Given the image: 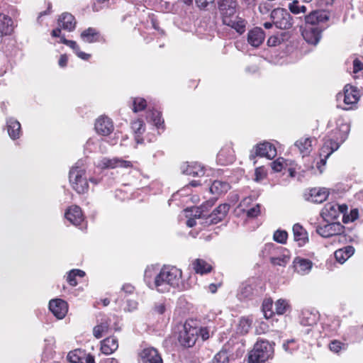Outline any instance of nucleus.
Instances as JSON below:
<instances>
[{
  "mask_svg": "<svg viewBox=\"0 0 363 363\" xmlns=\"http://www.w3.org/2000/svg\"><path fill=\"white\" fill-rule=\"evenodd\" d=\"M156 281L157 291L159 293H167L172 288L178 290H184L186 289L185 284L182 282V272L180 269L172 266H163L158 274Z\"/></svg>",
  "mask_w": 363,
  "mask_h": 363,
  "instance_id": "f257e3e1",
  "label": "nucleus"
},
{
  "mask_svg": "<svg viewBox=\"0 0 363 363\" xmlns=\"http://www.w3.org/2000/svg\"><path fill=\"white\" fill-rule=\"evenodd\" d=\"M238 3L236 0H218V9L223 23L235 29L238 33L245 31L246 21L236 16Z\"/></svg>",
  "mask_w": 363,
  "mask_h": 363,
  "instance_id": "f03ea898",
  "label": "nucleus"
},
{
  "mask_svg": "<svg viewBox=\"0 0 363 363\" xmlns=\"http://www.w3.org/2000/svg\"><path fill=\"white\" fill-rule=\"evenodd\" d=\"M343 128H345V130H342L343 133H339V130H337L335 131V134H338V136L336 137V140L331 138H328L325 140L324 145L322 147L320 153V157H324V158H322L320 162L317 163V168L319 169L320 173L323 172V167L325 166L326 160L333 152L339 148L340 143L345 140L348 127L347 125H343Z\"/></svg>",
  "mask_w": 363,
  "mask_h": 363,
  "instance_id": "7ed1b4c3",
  "label": "nucleus"
},
{
  "mask_svg": "<svg viewBox=\"0 0 363 363\" xmlns=\"http://www.w3.org/2000/svg\"><path fill=\"white\" fill-rule=\"evenodd\" d=\"M274 354L273 347L268 341L259 340L250 351L248 357L249 363H264Z\"/></svg>",
  "mask_w": 363,
  "mask_h": 363,
  "instance_id": "20e7f679",
  "label": "nucleus"
},
{
  "mask_svg": "<svg viewBox=\"0 0 363 363\" xmlns=\"http://www.w3.org/2000/svg\"><path fill=\"white\" fill-rule=\"evenodd\" d=\"M69 182L72 188L79 194H83L88 190V182L85 169L79 166L73 167L69 171Z\"/></svg>",
  "mask_w": 363,
  "mask_h": 363,
  "instance_id": "39448f33",
  "label": "nucleus"
},
{
  "mask_svg": "<svg viewBox=\"0 0 363 363\" xmlns=\"http://www.w3.org/2000/svg\"><path fill=\"white\" fill-rule=\"evenodd\" d=\"M270 18L277 28L286 30L292 26L291 16L286 9L281 8L274 9L270 13Z\"/></svg>",
  "mask_w": 363,
  "mask_h": 363,
  "instance_id": "423d86ee",
  "label": "nucleus"
},
{
  "mask_svg": "<svg viewBox=\"0 0 363 363\" xmlns=\"http://www.w3.org/2000/svg\"><path fill=\"white\" fill-rule=\"evenodd\" d=\"M57 23L59 28H57L52 31V35L55 38L62 37L60 35L61 28H63L64 30H66L69 32L74 30L76 27L77 22L74 16L69 13L65 12L59 16Z\"/></svg>",
  "mask_w": 363,
  "mask_h": 363,
  "instance_id": "0eeeda50",
  "label": "nucleus"
},
{
  "mask_svg": "<svg viewBox=\"0 0 363 363\" xmlns=\"http://www.w3.org/2000/svg\"><path fill=\"white\" fill-rule=\"evenodd\" d=\"M337 97L338 99L343 97V101L345 105L343 108L345 110H350L356 106L359 99V94L355 87L350 84H347L344 88V94H339Z\"/></svg>",
  "mask_w": 363,
  "mask_h": 363,
  "instance_id": "6e6552de",
  "label": "nucleus"
},
{
  "mask_svg": "<svg viewBox=\"0 0 363 363\" xmlns=\"http://www.w3.org/2000/svg\"><path fill=\"white\" fill-rule=\"evenodd\" d=\"M330 18L329 13L324 10L311 11L305 17L306 24L323 27V30L327 27V22Z\"/></svg>",
  "mask_w": 363,
  "mask_h": 363,
  "instance_id": "1a4fd4ad",
  "label": "nucleus"
},
{
  "mask_svg": "<svg viewBox=\"0 0 363 363\" xmlns=\"http://www.w3.org/2000/svg\"><path fill=\"white\" fill-rule=\"evenodd\" d=\"M277 155L276 147L268 142L257 145L250 155V160H255L256 156L265 157L272 159Z\"/></svg>",
  "mask_w": 363,
  "mask_h": 363,
  "instance_id": "9d476101",
  "label": "nucleus"
},
{
  "mask_svg": "<svg viewBox=\"0 0 363 363\" xmlns=\"http://www.w3.org/2000/svg\"><path fill=\"white\" fill-rule=\"evenodd\" d=\"M316 232L323 238L337 237L344 233V226L339 222H333L323 226L318 225Z\"/></svg>",
  "mask_w": 363,
  "mask_h": 363,
  "instance_id": "9b49d317",
  "label": "nucleus"
},
{
  "mask_svg": "<svg viewBox=\"0 0 363 363\" xmlns=\"http://www.w3.org/2000/svg\"><path fill=\"white\" fill-rule=\"evenodd\" d=\"M198 328H192L185 324L184 330L180 332L179 336V342L184 347H192L196 343L198 337Z\"/></svg>",
  "mask_w": 363,
  "mask_h": 363,
  "instance_id": "f8f14e48",
  "label": "nucleus"
},
{
  "mask_svg": "<svg viewBox=\"0 0 363 363\" xmlns=\"http://www.w3.org/2000/svg\"><path fill=\"white\" fill-rule=\"evenodd\" d=\"M323 30V27L306 24L302 30V36L308 43L316 45L321 38Z\"/></svg>",
  "mask_w": 363,
  "mask_h": 363,
  "instance_id": "ddd939ff",
  "label": "nucleus"
},
{
  "mask_svg": "<svg viewBox=\"0 0 363 363\" xmlns=\"http://www.w3.org/2000/svg\"><path fill=\"white\" fill-rule=\"evenodd\" d=\"M230 209V206L227 203L219 205L213 210L211 214L206 218V223L208 225L216 224L224 219Z\"/></svg>",
  "mask_w": 363,
  "mask_h": 363,
  "instance_id": "4468645a",
  "label": "nucleus"
},
{
  "mask_svg": "<svg viewBox=\"0 0 363 363\" xmlns=\"http://www.w3.org/2000/svg\"><path fill=\"white\" fill-rule=\"evenodd\" d=\"M49 308L58 319H62L68 311L67 302L60 298L51 300L49 303Z\"/></svg>",
  "mask_w": 363,
  "mask_h": 363,
  "instance_id": "2eb2a0df",
  "label": "nucleus"
},
{
  "mask_svg": "<svg viewBox=\"0 0 363 363\" xmlns=\"http://www.w3.org/2000/svg\"><path fill=\"white\" fill-rule=\"evenodd\" d=\"M342 211V206L337 203H328L322 209L321 216L325 220H335L338 218L340 213Z\"/></svg>",
  "mask_w": 363,
  "mask_h": 363,
  "instance_id": "dca6fc26",
  "label": "nucleus"
},
{
  "mask_svg": "<svg viewBox=\"0 0 363 363\" xmlns=\"http://www.w3.org/2000/svg\"><path fill=\"white\" fill-rule=\"evenodd\" d=\"M159 272L160 270L157 265H150L145 269L144 281L150 289L157 291L156 281L158 279Z\"/></svg>",
  "mask_w": 363,
  "mask_h": 363,
  "instance_id": "f3484780",
  "label": "nucleus"
},
{
  "mask_svg": "<svg viewBox=\"0 0 363 363\" xmlns=\"http://www.w3.org/2000/svg\"><path fill=\"white\" fill-rule=\"evenodd\" d=\"M141 363H163L158 351L154 347L145 348L140 353Z\"/></svg>",
  "mask_w": 363,
  "mask_h": 363,
  "instance_id": "a211bd4d",
  "label": "nucleus"
},
{
  "mask_svg": "<svg viewBox=\"0 0 363 363\" xmlns=\"http://www.w3.org/2000/svg\"><path fill=\"white\" fill-rule=\"evenodd\" d=\"M265 39V33L261 28L255 27L247 33V43L254 48L259 47Z\"/></svg>",
  "mask_w": 363,
  "mask_h": 363,
  "instance_id": "6ab92c4d",
  "label": "nucleus"
},
{
  "mask_svg": "<svg viewBox=\"0 0 363 363\" xmlns=\"http://www.w3.org/2000/svg\"><path fill=\"white\" fill-rule=\"evenodd\" d=\"M97 166L101 168H116L119 167L127 168L131 166V163L129 161L118 158L109 159L104 157L98 161Z\"/></svg>",
  "mask_w": 363,
  "mask_h": 363,
  "instance_id": "aec40b11",
  "label": "nucleus"
},
{
  "mask_svg": "<svg viewBox=\"0 0 363 363\" xmlns=\"http://www.w3.org/2000/svg\"><path fill=\"white\" fill-rule=\"evenodd\" d=\"M95 129L99 134L108 135L113 130V125L109 118L101 116L96 120Z\"/></svg>",
  "mask_w": 363,
  "mask_h": 363,
  "instance_id": "412c9836",
  "label": "nucleus"
},
{
  "mask_svg": "<svg viewBox=\"0 0 363 363\" xmlns=\"http://www.w3.org/2000/svg\"><path fill=\"white\" fill-rule=\"evenodd\" d=\"M235 160L234 150L230 145L221 148L217 155V161L221 165L232 164Z\"/></svg>",
  "mask_w": 363,
  "mask_h": 363,
  "instance_id": "4be33fe9",
  "label": "nucleus"
},
{
  "mask_svg": "<svg viewBox=\"0 0 363 363\" xmlns=\"http://www.w3.org/2000/svg\"><path fill=\"white\" fill-rule=\"evenodd\" d=\"M65 218L74 225H79L84 221L81 208L77 206H71L65 213Z\"/></svg>",
  "mask_w": 363,
  "mask_h": 363,
  "instance_id": "5701e85b",
  "label": "nucleus"
},
{
  "mask_svg": "<svg viewBox=\"0 0 363 363\" xmlns=\"http://www.w3.org/2000/svg\"><path fill=\"white\" fill-rule=\"evenodd\" d=\"M181 169L183 174L192 177H201L205 174L203 167L197 162H186L182 165Z\"/></svg>",
  "mask_w": 363,
  "mask_h": 363,
  "instance_id": "b1692460",
  "label": "nucleus"
},
{
  "mask_svg": "<svg viewBox=\"0 0 363 363\" xmlns=\"http://www.w3.org/2000/svg\"><path fill=\"white\" fill-rule=\"evenodd\" d=\"M316 140L311 138H301L295 143V146L298 149L303 157L308 155L313 150V143Z\"/></svg>",
  "mask_w": 363,
  "mask_h": 363,
  "instance_id": "393cba45",
  "label": "nucleus"
},
{
  "mask_svg": "<svg viewBox=\"0 0 363 363\" xmlns=\"http://www.w3.org/2000/svg\"><path fill=\"white\" fill-rule=\"evenodd\" d=\"M293 264L295 271L301 275L308 274L313 267V262L311 260L301 257H296Z\"/></svg>",
  "mask_w": 363,
  "mask_h": 363,
  "instance_id": "a878e982",
  "label": "nucleus"
},
{
  "mask_svg": "<svg viewBox=\"0 0 363 363\" xmlns=\"http://www.w3.org/2000/svg\"><path fill=\"white\" fill-rule=\"evenodd\" d=\"M293 233L294 240L299 247L304 245L308 241V233L300 224L296 223L294 225Z\"/></svg>",
  "mask_w": 363,
  "mask_h": 363,
  "instance_id": "bb28decb",
  "label": "nucleus"
},
{
  "mask_svg": "<svg viewBox=\"0 0 363 363\" xmlns=\"http://www.w3.org/2000/svg\"><path fill=\"white\" fill-rule=\"evenodd\" d=\"M328 196V192L325 189L314 188L310 191L307 200L316 203H320L325 201Z\"/></svg>",
  "mask_w": 363,
  "mask_h": 363,
  "instance_id": "cd10ccee",
  "label": "nucleus"
},
{
  "mask_svg": "<svg viewBox=\"0 0 363 363\" xmlns=\"http://www.w3.org/2000/svg\"><path fill=\"white\" fill-rule=\"evenodd\" d=\"M118 347V340L115 337H109L101 343V351L104 354H111Z\"/></svg>",
  "mask_w": 363,
  "mask_h": 363,
  "instance_id": "c85d7f7f",
  "label": "nucleus"
},
{
  "mask_svg": "<svg viewBox=\"0 0 363 363\" xmlns=\"http://www.w3.org/2000/svg\"><path fill=\"white\" fill-rule=\"evenodd\" d=\"M13 29L12 19L4 14H0V38L4 35L11 34Z\"/></svg>",
  "mask_w": 363,
  "mask_h": 363,
  "instance_id": "c756f323",
  "label": "nucleus"
},
{
  "mask_svg": "<svg viewBox=\"0 0 363 363\" xmlns=\"http://www.w3.org/2000/svg\"><path fill=\"white\" fill-rule=\"evenodd\" d=\"M354 253V248L348 245L345 247L337 250L335 252V257L340 264H343Z\"/></svg>",
  "mask_w": 363,
  "mask_h": 363,
  "instance_id": "7c9ffc66",
  "label": "nucleus"
},
{
  "mask_svg": "<svg viewBox=\"0 0 363 363\" xmlns=\"http://www.w3.org/2000/svg\"><path fill=\"white\" fill-rule=\"evenodd\" d=\"M191 264L195 272L201 275L209 273L212 270V266L202 259H194Z\"/></svg>",
  "mask_w": 363,
  "mask_h": 363,
  "instance_id": "2f4dec72",
  "label": "nucleus"
},
{
  "mask_svg": "<svg viewBox=\"0 0 363 363\" xmlns=\"http://www.w3.org/2000/svg\"><path fill=\"white\" fill-rule=\"evenodd\" d=\"M6 124L7 131L10 138L13 140L18 138L21 134L20 123L13 118H10L7 121Z\"/></svg>",
  "mask_w": 363,
  "mask_h": 363,
  "instance_id": "473e14b6",
  "label": "nucleus"
},
{
  "mask_svg": "<svg viewBox=\"0 0 363 363\" xmlns=\"http://www.w3.org/2000/svg\"><path fill=\"white\" fill-rule=\"evenodd\" d=\"M300 318V323L302 325L312 326L316 323L318 320V315L316 313L305 310L302 311Z\"/></svg>",
  "mask_w": 363,
  "mask_h": 363,
  "instance_id": "72a5a7b5",
  "label": "nucleus"
},
{
  "mask_svg": "<svg viewBox=\"0 0 363 363\" xmlns=\"http://www.w3.org/2000/svg\"><path fill=\"white\" fill-rule=\"evenodd\" d=\"M230 188V184L228 182L215 180L210 186V191L213 194L219 196L226 193Z\"/></svg>",
  "mask_w": 363,
  "mask_h": 363,
  "instance_id": "f704fd0d",
  "label": "nucleus"
},
{
  "mask_svg": "<svg viewBox=\"0 0 363 363\" xmlns=\"http://www.w3.org/2000/svg\"><path fill=\"white\" fill-rule=\"evenodd\" d=\"M60 42L71 48L79 58L86 60L90 57L89 54L79 50V47L75 41L67 40L64 36H62L60 38Z\"/></svg>",
  "mask_w": 363,
  "mask_h": 363,
  "instance_id": "c9c22d12",
  "label": "nucleus"
},
{
  "mask_svg": "<svg viewBox=\"0 0 363 363\" xmlns=\"http://www.w3.org/2000/svg\"><path fill=\"white\" fill-rule=\"evenodd\" d=\"M288 8L292 13L296 15L305 14L307 11L304 2L300 0H292L289 3Z\"/></svg>",
  "mask_w": 363,
  "mask_h": 363,
  "instance_id": "e433bc0d",
  "label": "nucleus"
},
{
  "mask_svg": "<svg viewBox=\"0 0 363 363\" xmlns=\"http://www.w3.org/2000/svg\"><path fill=\"white\" fill-rule=\"evenodd\" d=\"M131 128L135 134V141L138 144L143 143V139L140 135L145 131L144 123L142 120L138 119L132 123Z\"/></svg>",
  "mask_w": 363,
  "mask_h": 363,
  "instance_id": "4c0bfd02",
  "label": "nucleus"
},
{
  "mask_svg": "<svg viewBox=\"0 0 363 363\" xmlns=\"http://www.w3.org/2000/svg\"><path fill=\"white\" fill-rule=\"evenodd\" d=\"M213 206V203L211 201H206L205 203H203L200 207H194L191 208L190 211L191 212V215L195 218H201L202 217H206V213L208 211V208Z\"/></svg>",
  "mask_w": 363,
  "mask_h": 363,
  "instance_id": "58836bf2",
  "label": "nucleus"
},
{
  "mask_svg": "<svg viewBox=\"0 0 363 363\" xmlns=\"http://www.w3.org/2000/svg\"><path fill=\"white\" fill-rule=\"evenodd\" d=\"M98 33L94 28H89L81 33V38L86 43H91L96 41V37Z\"/></svg>",
  "mask_w": 363,
  "mask_h": 363,
  "instance_id": "ea45409f",
  "label": "nucleus"
},
{
  "mask_svg": "<svg viewBox=\"0 0 363 363\" xmlns=\"http://www.w3.org/2000/svg\"><path fill=\"white\" fill-rule=\"evenodd\" d=\"M109 327H110V324L108 323V319L107 318L104 322H102L101 324L97 325L94 328V330H93L94 335L96 338L101 337L102 335L108 331Z\"/></svg>",
  "mask_w": 363,
  "mask_h": 363,
  "instance_id": "a19ab883",
  "label": "nucleus"
},
{
  "mask_svg": "<svg viewBox=\"0 0 363 363\" xmlns=\"http://www.w3.org/2000/svg\"><path fill=\"white\" fill-rule=\"evenodd\" d=\"M85 275V272L80 269H72L67 277V282L72 286H75L77 284L76 281V277H83Z\"/></svg>",
  "mask_w": 363,
  "mask_h": 363,
  "instance_id": "79ce46f5",
  "label": "nucleus"
},
{
  "mask_svg": "<svg viewBox=\"0 0 363 363\" xmlns=\"http://www.w3.org/2000/svg\"><path fill=\"white\" fill-rule=\"evenodd\" d=\"M147 119L152 121L154 125L157 128H160L163 123V121H162L161 118L160 112L155 110H152L148 113Z\"/></svg>",
  "mask_w": 363,
  "mask_h": 363,
  "instance_id": "37998d69",
  "label": "nucleus"
},
{
  "mask_svg": "<svg viewBox=\"0 0 363 363\" xmlns=\"http://www.w3.org/2000/svg\"><path fill=\"white\" fill-rule=\"evenodd\" d=\"M273 301L272 299L268 298L265 299L262 303V311L264 313V317L268 319L270 318L274 312L272 311Z\"/></svg>",
  "mask_w": 363,
  "mask_h": 363,
  "instance_id": "c03bdc74",
  "label": "nucleus"
},
{
  "mask_svg": "<svg viewBox=\"0 0 363 363\" xmlns=\"http://www.w3.org/2000/svg\"><path fill=\"white\" fill-rule=\"evenodd\" d=\"M252 321L247 318H242L240 320L238 326V330L239 333L242 334H245L248 333L250 327H251Z\"/></svg>",
  "mask_w": 363,
  "mask_h": 363,
  "instance_id": "a18cd8bd",
  "label": "nucleus"
},
{
  "mask_svg": "<svg viewBox=\"0 0 363 363\" xmlns=\"http://www.w3.org/2000/svg\"><path fill=\"white\" fill-rule=\"evenodd\" d=\"M289 305L284 299H279L275 303V311L279 315L285 313L289 308Z\"/></svg>",
  "mask_w": 363,
  "mask_h": 363,
  "instance_id": "49530a36",
  "label": "nucleus"
},
{
  "mask_svg": "<svg viewBox=\"0 0 363 363\" xmlns=\"http://www.w3.org/2000/svg\"><path fill=\"white\" fill-rule=\"evenodd\" d=\"M147 106L145 99L143 98H135L133 101V111L134 112H138L143 111Z\"/></svg>",
  "mask_w": 363,
  "mask_h": 363,
  "instance_id": "de8ad7c7",
  "label": "nucleus"
},
{
  "mask_svg": "<svg viewBox=\"0 0 363 363\" xmlns=\"http://www.w3.org/2000/svg\"><path fill=\"white\" fill-rule=\"evenodd\" d=\"M211 362L213 363H229V357L226 351L222 350L215 355Z\"/></svg>",
  "mask_w": 363,
  "mask_h": 363,
  "instance_id": "09e8293b",
  "label": "nucleus"
},
{
  "mask_svg": "<svg viewBox=\"0 0 363 363\" xmlns=\"http://www.w3.org/2000/svg\"><path fill=\"white\" fill-rule=\"evenodd\" d=\"M270 261L274 265L284 267L289 262V257L286 255H282L277 257H271Z\"/></svg>",
  "mask_w": 363,
  "mask_h": 363,
  "instance_id": "8fccbe9b",
  "label": "nucleus"
},
{
  "mask_svg": "<svg viewBox=\"0 0 363 363\" xmlns=\"http://www.w3.org/2000/svg\"><path fill=\"white\" fill-rule=\"evenodd\" d=\"M82 352L79 350H74L69 352L67 354V359L69 363H77L83 361V357L79 355Z\"/></svg>",
  "mask_w": 363,
  "mask_h": 363,
  "instance_id": "3c124183",
  "label": "nucleus"
},
{
  "mask_svg": "<svg viewBox=\"0 0 363 363\" xmlns=\"http://www.w3.org/2000/svg\"><path fill=\"white\" fill-rule=\"evenodd\" d=\"M288 234L285 230H277L274 233V240L279 243L284 244L286 241Z\"/></svg>",
  "mask_w": 363,
  "mask_h": 363,
  "instance_id": "603ef678",
  "label": "nucleus"
},
{
  "mask_svg": "<svg viewBox=\"0 0 363 363\" xmlns=\"http://www.w3.org/2000/svg\"><path fill=\"white\" fill-rule=\"evenodd\" d=\"M284 159L282 157H279L271 163L272 169L276 172H281L284 168Z\"/></svg>",
  "mask_w": 363,
  "mask_h": 363,
  "instance_id": "864d4df0",
  "label": "nucleus"
},
{
  "mask_svg": "<svg viewBox=\"0 0 363 363\" xmlns=\"http://www.w3.org/2000/svg\"><path fill=\"white\" fill-rule=\"evenodd\" d=\"M242 211L246 212L247 217L255 218L257 217L260 213V206L259 204H257L252 208L247 210H245L243 208Z\"/></svg>",
  "mask_w": 363,
  "mask_h": 363,
  "instance_id": "5fc2aeb1",
  "label": "nucleus"
},
{
  "mask_svg": "<svg viewBox=\"0 0 363 363\" xmlns=\"http://www.w3.org/2000/svg\"><path fill=\"white\" fill-rule=\"evenodd\" d=\"M198 335L201 336L203 340H206L209 338L210 334L213 333L209 327H201L198 328Z\"/></svg>",
  "mask_w": 363,
  "mask_h": 363,
  "instance_id": "6e6d98bb",
  "label": "nucleus"
},
{
  "mask_svg": "<svg viewBox=\"0 0 363 363\" xmlns=\"http://www.w3.org/2000/svg\"><path fill=\"white\" fill-rule=\"evenodd\" d=\"M344 346V344L338 340H333L329 345V348L334 352H338Z\"/></svg>",
  "mask_w": 363,
  "mask_h": 363,
  "instance_id": "4d7b16f0",
  "label": "nucleus"
},
{
  "mask_svg": "<svg viewBox=\"0 0 363 363\" xmlns=\"http://www.w3.org/2000/svg\"><path fill=\"white\" fill-rule=\"evenodd\" d=\"M294 344H295V340L294 339L289 340L286 342L283 343V348L286 352L291 354L296 349V346L290 347V345H292Z\"/></svg>",
  "mask_w": 363,
  "mask_h": 363,
  "instance_id": "13d9d810",
  "label": "nucleus"
},
{
  "mask_svg": "<svg viewBox=\"0 0 363 363\" xmlns=\"http://www.w3.org/2000/svg\"><path fill=\"white\" fill-rule=\"evenodd\" d=\"M255 175V180L257 182H259V181L263 179L266 175V172H265L264 167H259L256 168Z\"/></svg>",
  "mask_w": 363,
  "mask_h": 363,
  "instance_id": "bf43d9fd",
  "label": "nucleus"
},
{
  "mask_svg": "<svg viewBox=\"0 0 363 363\" xmlns=\"http://www.w3.org/2000/svg\"><path fill=\"white\" fill-rule=\"evenodd\" d=\"M281 39L276 35L271 36L267 40V45L274 47L280 44Z\"/></svg>",
  "mask_w": 363,
  "mask_h": 363,
  "instance_id": "052dcab7",
  "label": "nucleus"
},
{
  "mask_svg": "<svg viewBox=\"0 0 363 363\" xmlns=\"http://www.w3.org/2000/svg\"><path fill=\"white\" fill-rule=\"evenodd\" d=\"M197 6L201 9H206L209 4H213L214 0H195Z\"/></svg>",
  "mask_w": 363,
  "mask_h": 363,
  "instance_id": "680f3d73",
  "label": "nucleus"
},
{
  "mask_svg": "<svg viewBox=\"0 0 363 363\" xmlns=\"http://www.w3.org/2000/svg\"><path fill=\"white\" fill-rule=\"evenodd\" d=\"M166 311V306L162 303H157L154 306V311L160 315L163 314Z\"/></svg>",
  "mask_w": 363,
  "mask_h": 363,
  "instance_id": "e2e57ef3",
  "label": "nucleus"
},
{
  "mask_svg": "<svg viewBox=\"0 0 363 363\" xmlns=\"http://www.w3.org/2000/svg\"><path fill=\"white\" fill-rule=\"evenodd\" d=\"M363 69V64L357 59L353 61V72L357 73Z\"/></svg>",
  "mask_w": 363,
  "mask_h": 363,
  "instance_id": "0e129e2a",
  "label": "nucleus"
},
{
  "mask_svg": "<svg viewBox=\"0 0 363 363\" xmlns=\"http://www.w3.org/2000/svg\"><path fill=\"white\" fill-rule=\"evenodd\" d=\"M68 57L66 55H62L60 57L58 64L60 67H64L67 65Z\"/></svg>",
  "mask_w": 363,
  "mask_h": 363,
  "instance_id": "69168bd1",
  "label": "nucleus"
},
{
  "mask_svg": "<svg viewBox=\"0 0 363 363\" xmlns=\"http://www.w3.org/2000/svg\"><path fill=\"white\" fill-rule=\"evenodd\" d=\"M82 357L84 363H95L94 357L90 354H84Z\"/></svg>",
  "mask_w": 363,
  "mask_h": 363,
  "instance_id": "338daca9",
  "label": "nucleus"
},
{
  "mask_svg": "<svg viewBox=\"0 0 363 363\" xmlns=\"http://www.w3.org/2000/svg\"><path fill=\"white\" fill-rule=\"evenodd\" d=\"M122 290L128 294H131L134 291V287L130 284H125L122 287Z\"/></svg>",
  "mask_w": 363,
  "mask_h": 363,
  "instance_id": "774afa93",
  "label": "nucleus"
}]
</instances>
